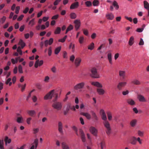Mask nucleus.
Returning a JSON list of instances; mask_svg holds the SVG:
<instances>
[{
    "mask_svg": "<svg viewBox=\"0 0 149 149\" xmlns=\"http://www.w3.org/2000/svg\"><path fill=\"white\" fill-rule=\"evenodd\" d=\"M54 98L53 100V102H56L58 97V94L55 92L54 90H53L47 93L44 97V99L45 100L51 99L52 97Z\"/></svg>",
    "mask_w": 149,
    "mask_h": 149,
    "instance_id": "f257e3e1",
    "label": "nucleus"
},
{
    "mask_svg": "<svg viewBox=\"0 0 149 149\" xmlns=\"http://www.w3.org/2000/svg\"><path fill=\"white\" fill-rule=\"evenodd\" d=\"M103 123L106 128V133L109 136L111 132V129L110 126V123L107 120L104 121Z\"/></svg>",
    "mask_w": 149,
    "mask_h": 149,
    "instance_id": "f03ea898",
    "label": "nucleus"
},
{
    "mask_svg": "<svg viewBox=\"0 0 149 149\" xmlns=\"http://www.w3.org/2000/svg\"><path fill=\"white\" fill-rule=\"evenodd\" d=\"M90 71L91 73H90V74L92 77L95 78H97L100 77L99 75L98 74L97 69L95 68H92Z\"/></svg>",
    "mask_w": 149,
    "mask_h": 149,
    "instance_id": "7ed1b4c3",
    "label": "nucleus"
},
{
    "mask_svg": "<svg viewBox=\"0 0 149 149\" xmlns=\"http://www.w3.org/2000/svg\"><path fill=\"white\" fill-rule=\"evenodd\" d=\"M52 104V107L55 109L57 111L61 110L62 107V104L61 102H54Z\"/></svg>",
    "mask_w": 149,
    "mask_h": 149,
    "instance_id": "20e7f679",
    "label": "nucleus"
},
{
    "mask_svg": "<svg viewBox=\"0 0 149 149\" xmlns=\"http://www.w3.org/2000/svg\"><path fill=\"white\" fill-rule=\"evenodd\" d=\"M85 85V83L84 82H82L77 84L74 86V89L77 90L79 89L82 88Z\"/></svg>",
    "mask_w": 149,
    "mask_h": 149,
    "instance_id": "39448f33",
    "label": "nucleus"
},
{
    "mask_svg": "<svg viewBox=\"0 0 149 149\" xmlns=\"http://www.w3.org/2000/svg\"><path fill=\"white\" fill-rule=\"evenodd\" d=\"M127 84V82H119L117 86V88L119 91L122 90V87L125 86Z\"/></svg>",
    "mask_w": 149,
    "mask_h": 149,
    "instance_id": "423d86ee",
    "label": "nucleus"
},
{
    "mask_svg": "<svg viewBox=\"0 0 149 149\" xmlns=\"http://www.w3.org/2000/svg\"><path fill=\"white\" fill-rule=\"evenodd\" d=\"M74 23L75 24V28L76 31L79 28L81 22L80 20L76 19L74 21Z\"/></svg>",
    "mask_w": 149,
    "mask_h": 149,
    "instance_id": "0eeeda50",
    "label": "nucleus"
},
{
    "mask_svg": "<svg viewBox=\"0 0 149 149\" xmlns=\"http://www.w3.org/2000/svg\"><path fill=\"white\" fill-rule=\"evenodd\" d=\"M58 130L59 132L62 134H63V125L61 121H59L58 123Z\"/></svg>",
    "mask_w": 149,
    "mask_h": 149,
    "instance_id": "6e6552de",
    "label": "nucleus"
},
{
    "mask_svg": "<svg viewBox=\"0 0 149 149\" xmlns=\"http://www.w3.org/2000/svg\"><path fill=\"white\" fill-rule=\"evenodd\" d=\"M91 133L95 136H96L97 132V130L94 127L91 126L89 128Z\"/></svg>",
    "mask_w": 149,
    "mask_h": 149,
    "instance_id": "1a4fd4ad",
    "label": "nucleus"
},
{
    "mask_svg": "<svg viewBox=\"0 0 149 149\" xmlns=\"http://www.w3.org/2000/svg\"><path fill=\"white\" fill-rule=\"evenodd\" d=\"M100 113L102 119L104 120V121L107 120V117L104 110L102 109H101L100 111Z\"/></svg>",
    "mask_w": 149,
    "mask_h": 149,
    "instance_id": "9d476101",
    "label": "nucleus"
},
{
    "mask_svg": "<svg viewBox=\"0 0 149 149\" xmlns=\"http://www.w3.org/2000/svg\"><path fill=\"white\" fill-rule=\"evenodd\" d=\"M79 134L81 135V139L83 142H85L86 141V138L82 130L80 129L79 130Z\"/></svg>",
    "mask_w": 149,
    "mask_h": 149,
    "instance_id": "9b49d317",
    "label": "nucleus"
},
{
    "mask_svg": "<svg viewBox=\"0 0 149 149\" xmlns=\"http://www.w3.org/2000/svg\"><path fill=\"white\" fill-rule=\"evenodd\" d=\"M43 63V61L42 60H40L39 61V60L38 59L35 62L34 66L35 67L37 68L38 67V66H41Z\"/></svg>",
    "mask_w": 149,
    "mask_h": 149,
    "instance_id": "f8f14e48",
    "label": "nucleus"
},
{
    "mask_svg": "<svg viewBox=\"0 0 149 149\" xmlns=\"http://www.w3.org/2000/svg\"><path fill=\"white\" fill-rule=\"evenodd\" d=\"M53 42V38H50L48 40H46L45 41L44 44L45 47H47L48 44L49 45H51Z\"/></svg>",
    "mask_w": 149,
    "mask_h": 149,
    "instance_id": "ddd939ff",
    "label": "nucleus"
},
{
    "mask_svg": "<svg viewBox=\"0 0 149 149\" xmlns=\"http://www.w3.org/2000/svg\"><path fill=\"white\" fill-rule=\"evenodd\" d=\"M81 62V59L80 58H76L74 61V64L76 67L79 66Z\"/></svg>",
    "mask_w": 149,
    "mask_h": 149,
    "instance_id": "4468645a",
    "label": "nucleus"
},
{
    "mask_svg": "<svg viewBox=\"0 0 149 149\" xmlns=\"http://www.w3.org/2000/svg\"><path fill=\"white\" fill-rule=\"evenodd\" d=\"M119 76L124 79L126 76V72L125 71L120 70L119 72Z\"/></svg>",
    "mask_w": 149,
    "mask_h": 149,
    "instance_id": "2eb2a0df",
    "label": "nucleus"
},
{
    "mask_svg": "<svg viewBox=\"0 0 149 149\" xmlns=\"http://www.w3.org/2000/svg\"><path fill=\"white\" fill-rule=\"evenodd\" d=\"M137 120L136 119H133L130 122V124L131 126L132 127H134L136 125Z\"/></svg>",
    "mask_w": 149,
    "mask_h": 149,
    "instance_id": "dca6fc26",
    "label": "nucleus"
},
{
    "mask_svg": "<svg viewBox=\"0 0 149 149\" xmlns=\"http://www.w3.org/2000/svg\"><path fill=\"white\" fill-rule=\"evenodd\" d=\"M91 84L99 88H102L103 87L102 85L100 83L97 81L92 82H91Z\"/></svg>",
    "mask_w": 149,
    "mask_h": 149,
    "instance_id": "f3484780",
    "label": "nucleus"
},
{
    "mask_svg": "<svg viewBox=\"0 0 149 149\" xmlns=\"http://www.w3.org/2000/svg\"><path fill=\"white\" fill-rule=\"evenodd\" d=\"M79 6V3L78 2L76 1L75 3H72L70 6L71 9H74L78 8Z\"/></svg>",
    "mask_w": 149,
    "mask_h": 149,
    "instance_id": "a211bd4d",
    "label": "nucleus"
},
{
    "mask_svg": "<svg viewBox=\"0 0 149 149\" xmlns=\"http://www.w3.org/2000/svg\"><path fill=\"white\" fill-rule=\"evenodd\" d=\"M80 114L85 116L88 120H90L91 118V114L87 112H81Z\"/></svg>",
    "mask_w": 149,
    "mask_h": 149,
    "instance_id": "6ab92c4d",
    "label": "nucleus"
},
{
    "mask_svg": "<svg viewBox=\"0 0 149 149\" xmlns=\"http://www.w3.org/2000/svg\"><path fill=\"white\" fill-rule=\"evenodd\" d=\"M136 143V138L134 136L132 137L130 140V143L133 145H135Z\"/></svg>",
    "mask_w": 149,
    "mask_h": 149,
    "instance_id": "aec40b11",
    "label": "nucleus"
},
{
    "mask_svg": "<svg viewBox=\"0 0 149 149\" xmlns=\"http://www.w3.org/2000/svg\"><path fill=\"white\" fill-rule=\"evenodd\" d=\"M106 17L107 19L109 20H112L114 17L113 14L111 13H108L106 15Z\"/></svg>",
    "mask_w": 149,
    "mask_h": 149,
    "instance_id": "412c9836",
    "label": "nucleus"
},
{
    "mask_svg": "<svg viewBox=\"0 0 149 149\" xmlns=\"http://www.w3.org/2000/svg\"><path fill=\"white\" fill-rule=\"evenodd\" d=\"M97 92L99 95H103L105 93V91L101 88H97Z\"/></svg>",
    "mask_w": 149,
    "mask_h": 149,
    "instance_id": "4be33fe9",
    "label": "nucleus"
},
{
    "mask_svg": "<svg viewBox=\"0 0 149 149\" xmlns=\"http://www.w3.org/2000/svg\"><path fill=\"white\" fill-rule=\"evenodd\" d=\"M137 98L139 101L141 102H146V100L143 96L141 95H138L137 96Z\"/></svg>",
    "mask_w": 149,
    "mask_h": 149,
    "instance_id": "5701e85b",
    "label": "nucleus"
},
{
    "mask_svg": "<svg viewBox=\"0 0 149 149\" xmlns=\"http://www.w3.org/2000/svg\"><path fill=\"white\" fill-rule=\"evenodd\" d=\"M91 115L92 116L93 119L95 121H97L98 120V118L97 116L95 113L93 111H91Z\"/></svg>",
    "mask_w": 149,
    "mask_h": 149,
    "instance_id": "b1692460",
    "label": "nucleus"
},
{
    "mask_svg": "<svg viewBox=\"0 0 149 149\" xmlns=\"http://www.w3.org/2000/svg\"><path fill=\"white\" fill-rule=\"evenodd\" d=\"M127 102L129 104L131 105H134L135 104V101L131 99H129L127 100Z\"/></svg>",
    "mask_w": 149,
    "mask_h": 149,
    "instance_id": "393cba45",
    "label": "nucleus"
},
{
    "mask_svg": "<svg viewBox=\"0 0 149 149\" xmlns=\"http://www.w3.org/2000/svg\"><path fill=\"white\" fill-rule=\"evenodd\" d=\"M28 114L31 116H33L36 114V111L34 110H29L27 111Z\"/></svg>",
    "mask_w": 149,
    "mask_h": 149,
    "instance_id": "a878e982",
    "label": "nucleus"
},
{
    "mask_svg": "<svg viewBox=\"0 0 149 149\" xmlns=\"http://www.w3.org/2000/svg\"><path fill=\"white\" fill-rule=\"evenodd\" d=\"M107 57L109 63L112 64V62L111 58V53L109 52L107 54Z\"/></svg>",
    "mask_w": 149,
    "mask_h": 149,
    "instance_id": "bb28decb",
    "label": "nucleus"
},
{
    "mask_svg": "<svg viewBox=\"0 0 149 149\" xmlns=\"http://www.w3.org/2000/svg\"><path fill=\"white\" fill-rule=\"evenodd\" d=\"M19 44L21 46V47H20L22 49L23 48L25 45V43L22 39H20L19 40Z\"/></svg>",
    "mask_w": 149,
    "mask_h": 149,
    "instance_id": "cd10ccee",
    "label": "nucleus"
},
{
    "mask_svg": "<svg viewBox=\"0 0 149 149\" xmlns=\"http://www.w3.org/2000/svg\"><path fill=\"white\" fill-rule=\"evenodd\" d=\"M112 5L116 10H118L119 9V6L118 4V3L116 1H113Z\"/></svg>",
    "mask_w": 149,
    "mask_h": 149,
    "instance_id": "c85d7f7f",
    "label": "nucleus"
},
{
    "mask_svg": "<svg viewBox=\"0 0 149 149\" xmlns=\"http://www.w3.org/2000/svg\"><path fill=\"white\" fill-rule=\"evenodd\" d=\"M61 146L63 149H69L68 146L65 142L62 143Z\"/></svg>",
    "mask_w": 149,
    "mask_h": 149,
    "instance_id": "c756f323",
    "label": "nucleus"
},
{
    "mask_svg": "<svg viewBox=\"0 0 149 149\" xmlns=\"http://www.w3.org/2000/svg\"><path fill=\"white\" fill-rule=\"evenodd\" d=\"M107 114L108 118V119L109 120H111L112 118V113L109 111H108L107 112Z\"/></svg>",
    "mask_w": 149,
    "mask_h": 149,
    "instance_id": "7c9ffc66",
    "label": "nucleus"
},
{
    "mask_svg": "<svg viewBox=\"0 0 149 149\" xmlns=\"http://www.w3.org/2000/svg\"><path fill=\"white\" fill-rule=\"evenodd\" d=\"M95 47L94 44L93 42H92L90 45H88V49L92 50Z\"/></svg>",
    "mask_w": 149,
    "mask_h": 149,
    "instance_id": "2f4dec72",
    "label": "nucleus"
},
{
    "mask_svg": "<svg viewBox=\"0 0 149 149\" xmlns=\"http://www.w3.org/2000/svg\"><path fill=\"white\" fill-rule=\"evenodd\" d=\"M132 83L136 85H139L141 84L140 82L137 79H134L132 81Z\"/></svg>",
    "mask_w": 149,
    "mask_h": 149,
    "instance_id": "473e14b6",
    "label": "nucleus"
},
{
    "mask_svg": "<svg viewBox=\"0 0 149 149\" xmlns=\"http://www.w3.org/2000/svg\"><path fill=\"white\" fill-rule=\"evenodd\" d=\"M134 42V38L133 36H131L129 40V44L130 46H132Z\"/></svg>",
    "mask_w": 149,
    "mask_h": 149,
    "instance_id": "72a5a7b5",
    "label": "nucleus"
},
{
    "mask_svg": "<svg viewBox=\"0 0 149 149\" xmlns=\"http://www.w3.org/2000/svg\"><path fill=\"white\" fill-rule=\"evenodd\" d=\"M17 122L19 123H22L23 122V118L22 117H18L17 118Z\"/></svg>",
    "mask_w": 149,
    "mask_h": 149,
    "instance_id": "f704fd0d",
    "label": "nucleus"
},
{
    "mask_svg": "<svg viewBox=\"0 0 149 149\" xmlns=\"http://www.w3.org/2000/svg\"><path fill=\"white\" fill-rule=\"evenodd\" d=\"M143 3L144 8L147 9H149V4L146 1H144Z\"/></svg>",
    "mask_w": 149,
    "mask_h": 149,
    "instance_id": "c9c22d12",
    "label": "nucleus"
},
{
    "mask_svg": "<svg viewBox=\"0 0 149 149\" xmlns=\"http://www.w3.org/2000/svg\"><path fill=\"white\" fill-rule=\"evenodd\" d=\"M70 16V18L72 19H75L77 17L76 14L74 13H71Z\"/></svg>",
    "mask_w": 149,
    "mask_h": 149,
    "instance_id": "e433bc0d",
    "label": "nucleus"
},
{
    "mask_svg": "<svg viewBox=\"0 0 149 149\" xmlns=\"http://www.w3.org/2000/svg\"><path fill=\"white\" fill-rule=\"evenodd\" d=\"M73 27L72 25L71 24H70L68 27L67 28L66 31L65 32V34H66L69 31L73 29Z\"/></svg>",
    "mask_w": 149,
    "mask_h": 149,
    "instance_id": "4c0bfd02",
    "label": "nucleus"
},
{
    "mask_svg": "<svg viewBox=\"0 0 149 149\" xmlns=\"http://www.w3.org/2000/svg\"><path fill=\"white\" fill-rule=\"evenodd\" d=\"M61 47H59L56 48L54 51L55 54H57L60 52L61 50Z\"/></svg>",
    "mask_w": 149,
    "mask_h": 149,
    "instance_id": "58836bf2",
    "label": "nucleus"
},
{
    "mask_svg": "<svg viewBox=\"0 0 149 149\" xmlns=\"http://www.w3.org/2000/svg\"><path fill=\"white\" fill-rule=\"evenodd\" d=\"M61 31V28L60 27H57L54 31L55 34H58L60 33Z\"/></svg>",
    "mask_w": 149,
    "mask_h": 149,
    "instance_id": "ea45409f",
    "label": "nucleus"
},
{
    "mask_svg": "<svg viewBox=\"0 0 149 149\" xmlns=\"http://www.w3.org/2000/svg\"><path fill=\"white\" fill-rule=\"evenodd\" d=\"M4 141L6 144L7 143H9L11 142V139H8V137L7 136H6L5 139Z\"/></svg>",
    "mask_w": 149,
    "mask_h": 149,
    "instance_id": "a19ab883",
    "label": "nucleus"
},
{
    "mask_svg": "<svg viewBox=\"0 0 149 149\" xmlns=\"http://www.w3.org/2000/svg\"><path fill=\"white\" fill-rule=\"evenodd\" d=\"M137 133L139 136L143 137V136L144 132L143 131L139 130L137 131Z\"/></svg>",
    "mask_w": 149,
    "mask_h": 149,
    "instance_id": "79ce46f5",
    "label": "nucleus"
},
{
    "mask_svg": "<svg viewBox=\"0 0 149 149\" xmlns=\"http://www.w3.org/2000/svg\"><path fill=\"white\" fill-rule=\"evenodd\" d=\"M93 5L94 6H97L99 4V2L97 0H94L93 2Z\"/></svg>",
    "mask_w": 149,
    "mask_h": 149,
    "instance_id": "37998d69",
    "label": "nucleus"
},
{
    "mask_svg": "<svg viewBox=\"0 0 149 149\" xmlns=\"http://www.w3.org/2000/svg\"><path fill=\"white\" fill-rule=\"evenodd\" d=\"M0 149H4L3 147V140H0Z\"/></svg>",
    "mask_w": 149,
    "mask_h": 149,
    "instance_id": "c03bdc74",
    "label": "nucleus"
},
{
    "mask_svg": "<svg viewBox=\"0 0 149 149\" xmlns=\"http://www.w3.org/2000/svg\"><path fill=\"white\" fill-rule=\"evenodd\" d=\"M84 41V37L83 36H80L79 39V42L80 44H82Z\"/></svg>",
    "mask_w": 149,
    "mask_h": 149,
    "instance_id": "a18cd8bd",
    "label": "nucleus"
},
{
    "mask_svg": "<svg viewBox=\"0 0 149 149\" xmlns=\"http://www.w3.org/2000/svg\"><path fill=\"white\" fill-rule=\"evenodd\" d=\"M100 147L101 149H103L105 147V143L104 141H102L100 143Z\"/></svg>",
    "mask_w": 149,
    "mask_h": 149,
    "instance_id": "49530a36",
    "label": "nucleus"
},
{
    "mask_svg": "<svg viewBox=\"0 0 149 149\" xmlns=\"http://www.w3.org/2000/svg\"><path fill=\"white\" fill-rule=\"evenodd\" d=\"M51 70L52 72L54 73H56L57 71L56 68L55 66H53L51 68Z\"/></svg>",
    "mask_w": 149,
    "mask_h": 149,
    "instance_id": "de8ad7c7",
    "label": "nucleus"
},
{
    "mask_svg": "<svg viewBox=\"0 0 149 149\" xmlns=\"http://www.w3.org/2000/svg\"><path fill=\"white\" fill-rule=\"evenodd\" d=\"M85 4L87 7H90L92 6L91 2L90 1H86L85 2Z\"/></svg>",
    "mask_w": 149,
    "mask_h": 149,
    "instance_id": "09e8293b",
    "label": "nucleus"
},
{
    "mask_svg": "<svg viewBox=\"0 0 149 149\" xmlns=\"http://www.w3.org/2000/svg\"><path fill=\"white\" fill-rule=\"evenodd\" d=\"M21 48L20 46L18 47L17 49V51L19 53L20 55H22V51L21 50Z\"/></svg>",
    "mask_w": 149,
    "mask_h": 149,
    "instance_id": "8fccbe9b",
    "label": "nucleus"
},
{
    "mask_svg": "<svg viewBox=\"0 0 149 149\" xmlns=\"http://www.w3.org/2000/svg\"><path fill=\"white\" fill-rule=\"evenodd\" d=\"M35 19H33L29 22V24L31 26H32L35 24Z\"/></svg>",
    "mask_w": 149,
    "mask_h": 149,
    "instance_id": "3c124183",
    "label": "nucleus"
},
{
    "mask_svg": "<svg viewBox=\"0 0 149 149\" xmlns=\"http://www.w3.org/2000/svg\"><path fill=\"white\" fill-rule=\"evenodd\" d=\"M72 128L73 130L75 131V133L78 136L79 134H78V132H77V129L76 127L75 126H73L72 127Z\"/></svg>",
    "mask_w": 149,
    "mask_h": 149,
    "instance_id": "603ef678",
    "label": "nucleus"
},
{
    "mask_svg": "<svg viewBox=\"0 0 149 149\" xmlns=\"http://www.w3.org/2000/svg\"><path fill=\"white\" fill-rule=\"evenodd\" d=\"M18 70L19 72L22 73L23 72L22 67L21 65H19L18 66Z\"/></svg>",
    "mask_w": 149,
    "mask_h": 149,
    "instance_id": "864d4df0",
    "label": "nucleus"
},
{
    "mask_svg": "<svg viewBox=\"0 0 149 149\" xmlns=\"http://www.w3.org/2000/svg\"><path fill=\"white\" fill-rule=\"evenodd\" d=\"M38 139H36L34 140L33 143L35 145L36 148L37 147L38 143Z\"/></svg>",
    "mask_w": 149,
    "mask_h": 149,
    "instance_id": "5fc2aeb1",
    "label": "nucleus"
},
{
    "mask_svg": "<svg viewBox=\"0 0 149 149\" xmlns=\"http://www.w3.org/2000/svg\"><path fill=\"white\" fill-rule=\"evenodd\" d=\"M63 58H68L67 53L65 51H64L63 52Z\"/></svg>",
    "mask_w": 149,
    "mask_h": 149,
    "instance_id": "6e6d98bb",
    "label": "nucleus"
},
{
    "mask_svg": "<svg viewBox=\"0 0 149 149\" xmlns=\"http://www.w3.org/2000/svg\"><path fill=\"white\" fill-rule=\"evenodd\" d=\"M48 55L49 56H50L52 54V47H49L48 49Z\"/></svg>",
    "mask_w": 149,
    "mask_h": 149,
    "instance_id": "4d7b16f0",
    "label": "nucleus"
},
{
    "mask_svg": "<svg viewBox=\"0 0 149 149\" xmlns=\"http://www.w3.org/2000/svg\"><path fill=\"white\" fill-rule=\"evenodd\" d=\"M6 19V17L5 16H3V17L1 18V20L2 24H3L5 22Z\"/></svg>",
    "mask_w": 149,
    "mask_h": 149,
    "instance_id": "13d9d810",
    "label": "nucleus"
},
{
    "mask_svg": "<svg viewBox=\"0 0 149 149\" xmlns=\"http://www.w3.org/2000/svg\"><path fill=\"white\" fill-rule=\"evenodd\" d=\"M74 59H75V56H74V55H72L70 57V60L72 62H73L74 61Z\"/></svg>",
    "mask_w": 149,
    "mask_h": 149,
    "instance_id": "bf43d9fd",
    "label": "nucleus"
},
{
    "mask_svg": "<svg viewBox=\"0 0 149 149\" xmlns=\"http://www.w3.org/2000/svg\"><path fill=\"white\" fill-rule=\"evenodd\" d=\"M59 16V15H56L53 16L52 17L51 19H57L58 18Z\"/></svg>",
    "mask_w": 149,
    "mask_h": 149,
    "instance_id": "052dcab7",
    "label": "nucleus"
},
{
    "mask_svg": "<svg viewBox=\"0 0 149 149\" xmlns=\"http://www.w3.org/2000/svg\"><path fill=\"white\" fill-rule=\"evenodd\" d=\"M24 16L23 15H21L20 16H19V17L17 19V20L18 21H21L22 19H23Z\"/></svg>",
    "mask_w": 149,
    "mask_h": 149,
    "instance_id": "680f3d73",
    "label": "nucleus"
},
{
    "mask_svg": "<svg viewBox=\"0 0 149 149\" xmlns=\"http://www.w3.org/2000/svg\"><path fill=\"white\" fill-rule=\"evenodd\" d=\"M20 9V7L19 6H17L16 7L15 9V13L16 14H18L19 12V10Z\"/></svg>",
    "mask_w": 149,
    "mask_h": 149,
    "instance_id": "e2e57ef3",
    "label": "nucleus"
},
{
    "mask_svg": "<svg viewBox=\"0 0 149 149\" xmlns=\"http://www.w3.org/2000/svg\"><path fill=\"white\" fill-rule=\"evenodd\" d=\"M83 31L84 34L86 36H87L88 34V31L85 29H83Z\"/></svg>",
    "mask_w": 149,
    "mask_h": 149,
    "instance_id": "0e129e2a",
    "label": "nucleus"
},
{
    "mask_svg": "<svg viewBox=\"0 0 149 149\" xmlns=\"http://www.w3.org/2000/svg\"><path fill=\"white\" fill-rule=\"evenodd\" d=\"M125 18L131 22H132V18L131 17H128L127 16H125Z\"/></svg>",
    "mask_w": 149,
    "mask_h": 149,
    "instance_id": "69168bd1",
    "label": "nucleus"
},
{
    "mask_svg": "<svg viewBox=\"0 0 149 149\" xmlns=\"http://www.w3.org/2000/svg\"><path fill=\"white\" fill-rule=\"evenodd\" d=\"M49 79V78L48 76H46L45 77L44 81L46 82H48Z\"/></svg>",
    "mask_w": 149,
    "mask_h": 149,
    "instance_id": "338daca9",
    "label": "nucleus"
},
{
    "mask_svg": "<svg viewBox=\"0 0 149 149\" xmlns=\"http://www.w3.org/2000/svg\"><path fill=\"white\" fill-rule=\"evenodd\" d=\"M129 93V91L128 90H126L125 91H123L122 92V94L124 95H125L128 94Z\"/></svg>",
    "mask_w": 149,
    "mask_h": 149,
    "instance_id": "774afa93",
    "label": "nucleus"
}]
</instances>
